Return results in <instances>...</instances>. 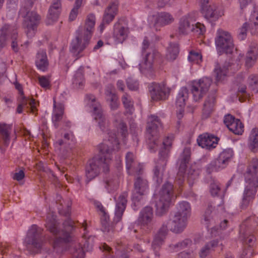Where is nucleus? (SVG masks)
Wrapping results in <instances>:
<instances>
[{
  "label": "nucleus",
  "instance_id": "338daca9",
  "mask_svg": "<svg viewBox=\"0 0 258 258\" xmlns=\"http://www.w3.org/2000/svg\"><path fill=\"white\" fill-rule=\"evenodd\" d=\"M40 85L43 88L48 87L50 85L49 76H39L38 77Z\"/></svg>",
  "mask_w": 258,
  "mask_h": 258
},
{
  "label": "nucleus",
  "instance_id": "7c9ffc66",
  "mask_svg": "<svg viewBox=\"0 0 258 258\" xmlns=\"http://www.w3.org/2000/svg\"><path fill=\"white\" fill-rule=\"evenodd\" d=\"M128 29L119 23H116L114 25L113 37L119 43H122L126 38L128 34Z\"/></svg>",
  "mask_w": 258,
  "mask_h": 258
},
{
  "label": "nucleus",
  "instance_id": "f3484780",
  "mask_svg": "<svg viewBox=\"0 0 258 258\" xmlns=\"http://www.w3.org/2000/svg\"><path fill=\"white\" fill-rule=\"evenodd\" d=\"M244 177L245 181L258 183V158L254 157L249 161Z\"/></svg>",
  "mask_w": 258,
  "mask_h": 258
},
{
  "label": "nucleus",
  "instance_id": "58836bf2",
  "mask_svg": "<svg viewBox=\"0 0 258 258\" xmlns=\"http://www.w3.org/2000/svg\"><path fill=\"white\" fill-rule=\"evenodd\" d=\"M249 148L253 152L258 151V128H254L251 131L249 138Z\"/></svg>",
  "mask_w": 258,
  "mask_h": 258
},
{
  "label": "nucleus",
  "instance_id": "ddd939ff",
  "mask_svg": "<svg viewBox=\"0 0 258 258\" xmlns=\"http://www.w3.org/2000/svg\"><path fill=\"white\" fill-rule=\"evenodd\" d=\"M190 149L189 148H185L181 155V159L179 160V167L178 171L175 178V182L179 187H180L184 182V174L185 173L187 165L190 158Z\"/></svg>",
  "mask_w": 258,
  "mask_h": 258
},
{
  "label": "nucleus",
  "instance_id": "c9c22d12",
  "mask_svg": "<svg viewBox=\"0 0 258 258\" xmlns=\"http://www.w3.org/2000/svg\"><path fill=\"white\" fill-rule=\"evenodd\" d=\"M174 21V18L170 14L161 12L156 16L155 24L164 26L171 24Z\"/></svg>",
  "mask_w": 258,
  "mask_h": 258
},
{
  "label": "nucleus",
  "instance_id": "680f3d73",
  "mask_svg": "<svg viewBox=\"0 0 258 258\" xmlns=\"http://www.w3.org/2000/svg\"><path fill=\"white\" fill-rule=\"evenodd\" d=\"M84 251L81 245L78 244L74 249L73 252V256L76 258H84Z\"/></svg>",
  "mask_w": 258,
  "mask_h": 258
},
{
  "label": "nucleus",
  "instance_id": "dca6fc26",
  "mask_svg": "<svg viewBox=\"0 0 258 258\" xmlns=\"http://www.w3.org/2000/svg\"><path fill=\"white\" fill-rule=\"evenodd\" d=\"M230 157L229 153L226 151L222 152L219 157L211 162L207 167V172L210 174L213 172L217 171L220 168H224L229 162Z\"/></svg>",
  "mask_w": 258,
  "mask_h": 258
},
{
  "label": "nucleus",
  "instance_id": "de8ad7c7",
  "mask_svg": "<svg viewBox=\"0 0 258 258\" xmlns=\"http://www.w3.org/2000/svg\"><path fill=\"white\" fill-rule=\"evenodd\" d=\"M237 94L241 102H243L245 99L249 98L250 97V93L247 90L246 85L241 83L238 85Z\"/></svg>",
  "mask_w": 258,
  "mask_h": 258
},
{
  "label": "nucleus",
  "instance_id": "37998d69",
  "mask_svg": "<svg viewBox=\"0 0 258 258\" xmlns=\"http://www.w3.org/2000/svg\"><path fill=\"white\" fill-rule=\"evenodd\" d=\"M12 29L10 25L5 24L0 30V50L6 44V41Z\"/></svg>",
  "mask_w": 258,
  "mask_h": 258
},
{
  "label": "nucleus",
  "instance_id": "774afa93",
  "mask_svg": "<svg viewBox=\"0 0 258 258\" xmlns=\"http://www.w3.org/2000/svg\"><path fill=\"white\" fill-rule=\"evenodd\" d=\"M117 127L118 131L121 133V136L124 138L126 137L128 135V132L127 126L125 123L122 121H120Z\"/></svg>",
  "mask_w": 258,
  "mask_h": 258
},
{
  "label": "nucleus",
  "instance_id": "ea45409f",
  "mask_svg": "<svg viewBox=\"0 0 258 258\" xmlns=\"http://www.w3.org/2000/svg\"><path fill=\"white\" fill-rule=\"evenodd\" d=\"M192 243L191 239L186 238L177 243L170 244L169 246V250L171 252L178 251L191 246Z\"/></svg>",
  "mask_w": 258,
  "mask_h": 258
},
{
  "label": "nucleus",
  "instance_id": "6ab92c4d",
  "mask_svg": "<svg viewBox=\"0 0 258 258\" xmlns=\"http://www.w3.org/2000/svg\"><path fill=\"white\" fill-rule=\"evenodd\" d=\"M217 95L216 92L210 93L206 98L203 104L202 117L203 118H208L215 109Z\"/></svg>",
  "mask_w": 258,
  "mask_h": 258
},
{
  "label": "nucleus",
  "instance_id": "052dcab7",
  "mask_svg": "<svg viewBox=\"0 0 258 258\" xmlns=\"http://www.w3.org/2000/svg\"><path fill=\"white\" fill-rule=\"evenodd\" d=\"M106 101L109 103V106L111 110H114L118 108L120 104L117 95L114 96L111 98H109L106 99Z\"/></svg>",
  "mask_w": 258,
  "mask_h": 258
},
{
  "label": "nucleus",
  "instance_id": "bf43d9fd",
  "mask_svg": "<svg viewBox=\"0 0 258 258\" xmlns=\"http://www.w3.org/2000/svg\"><path fill=\"white\" fill-rule=\"evenodd\" d=\"M221 190V187L219 183L213 180L210 184V191L212 196H218Z\"/></svg>",
  "mask_w": 258,
  "mask_h": 258
},
{
  "label": "nucleus",
  "instance_id": "8fccbe9b",
  "mask_svg": "<svg viewBox=\"0 0 258 258\" xmlns=\"http://www.w3.org/2000/svg\"><path fill=\"white\" fill-rule=\"evenodd\" d=\"M121 99L124 107L128 110L130 113H132V110L134 109V101L131 96L127 93H124Z\"/></svg>",
  "mask_w": 258,
  "mask_h": 258
},
{
  "label": "nucleus",
  "instance_id": "393cba45",
  "mask_svg": "<svg viewBox=\"0 0 258 258\" xmlns=\"http://www.w3.org/2000/svg\"><path fill=\"white\" fill-rule=\"evenodd\" d=\"M193 15L188 14L180 18L177 33L179 35H186L191 30L190 24L195 21Z\"/></svg>",
  "mask_w": 258,
  "mask_h": 258
},
{
  "label": "nucleus",
  "instance_id": "2eb2a0df",
  "mask_svg": "<svg viewBox=\"0 0 258 258\" xmlns=\"http://www.w3.org/2000/svg\"><path fill=\"white\" fill-rule=\"evenodd\" d=\"M150 95L152 100H165L169 96L170 90L164 85L157 83L152 84L150 87Z\"/></svg>",
  "mask_w": 258,
  "mask_h": 258
},
{
  "label": "nucleus",
  "instance_id": "cd10ccee",
  "mask_svg": "<svg viewBox=\"0 0 258 258\" xmlns=\"http://www.w3.org/2000/svg\"><path fill=\"white\" fill-rule=\"evenodd\" d=\"M126 167L129 174L139 173L142 170V167L136 160L133 153L128 152L126 155Z\"/></svg>",
  "mask_w": 258,
  "mask_h": 258
},
{
  "label": "nucleus",
  "instance_id": "423d86ee",
  "mask_svg": "<svg viewBox=\"0 0 258 258\" xmlns=\"http://www.w3.org/2000/svg\"><path fill=\"white\" fill-rule=\"evenodd\" d=\"M86 98L91 103L93 109L94 119L98 123L100 128L103 132H111L108 129L109 123L108 119L103 113L102 107L100 103L96 101L95 97L92 94L86 95Z\"/></svg>",
  "mask_w": 258,
  "mask_h": 258
},
{
  "label": "nucleus",
  "instance_id": "6e6552de",
  "mask_svg": "<svg viewBox=\"0 0 258 258\" xmlns=\"http://www.w3.org/2000/svg\"><path fill=\"white\" fill-rule=\"evenodd\" d=\"M100 157L111 158L113 152L119 150V143L115 133L111 132L107 133V137L103 140V142L99 146Z\"/></svg>",
  "mask_w": 258,
  "mask_h": 258
},
{
  "label": "nucleus",
  "instance_id": "2f4dec72",
  "mask_svg": "<svg viewBox=\"0 0 258 258\" xmlns=\"http://www.w3.org/2000/svg\"><path fill=\"white\" fill-rule=\"evenodd\" d=\"M168 232L167 224L165 223L163 224L157 233L155 235L153 240L152 246L154 249H156L162 244Z\"/></svg>",
  "mask_w": 258,
  "mask_h": 258
},
{
  "label": "nucleus",
  "instance_id": "5701e85b",
  "mask_svg": "<svg viewBox=\"0 0 258 258\" xmlns=\"http://www.w3.org/2000/svg\"><path fill=\"white\" fill-rule=\"evenodd\" d=\"M135 193L133 195L134 200L139 201L142 196L145 195L148 187V181L146 179L139 176L137 177L134 183Z\"/></svg>",
  "mask_w": 258,
  "mask_h": 258
},
{
  "label": "nucleus",
  "instance_id": "f704fd0d",
  "mask_svg": "<svg viewBox=\"0 0 258 258\" xmlns=\"http://www.w3.org/2000/svg\"><path fill=\"white\" fill-rule=\"evenodd\" d=\"M214 209V208L212 206V204L210 203H208L207 207L202 216V223L208 228L215 223L213 213Z\"/></svg>",
  "mask_w": 258,
  "mask_h": 258
},
{
  "label": "nucleus",
  "instance_id": "864d4df0",
  "mask_svg": "<svg viewBox=\"0 0 258 258\" xmlns=\"http://www.w3.org/2000/svg\"><path fill=\"white\" fill-rule=\"evenodd\" d=\"M83 0H76L73 9L72 10L70 16L69 20L73 21L76 19L78 14V10L81 7Z\"/></svg>",
  "mask_w": 258,
  "mask_h": 258
},
{
  "label": "nucleus",
  "instance_id": "c756f323",
  "mask_svg": "<svg viewBox=\"0 0 258 258\" xmlns=\"http://www.w3.org/2000/svg\"><path fill=\"white\" fill-rule=\"evenodd\" d=\"M35 64L40 71H46L49 66V62L47 57L46 51L40 50L37 53L35 60Z\"/></svg>",
  "mask_w": 258,
  "mask_h": 258
},
{
  "label": "nucleus",
  "instance_id": "b1692460",
  "mask_svg": "<svg viewBox=\"0 0 258 258\" xmlns=\"http://www.w3.org/2000/svg\"><path fill=\"white\" fill-rule=\"evenodd\" d=\"M188 97V91L186 88H182L176 97V105L179 107V110L177 112V117L178 119H181L183 116L184 108L185 102Z\"/></svg>",
  "mask_w": 258,
  "mask_h": 258
},
{
  "label": "nucleus",
  "instance_id": "20e7f679",
  "mask_svg": "<svg viewBox=\"0 0 258 258\" xmlns=\"http://www.w3.org/2000/svg\"><path fill=\"white\" fill-rule=\"evenodd\" d=\"M42 231L41 228L35 225L32 226L29 230L25 243L27 250L30 252L37 253L41 248L43 243Z\"/></svg>",
  "mask_w": 258,
  "mask_h": 258
},
{
  "label": "nucleus",
  "instance_id": "e433bc0d",
  "mask_svg": "<svg viewBox=\"0 0 258 258\" xmlns=\"http://www.w3.org/2000/svg\"><path fill=\"white\" fill-rule=\"evenodd\" d=\"M219 241L217 239L212 240L203 246L199 252L200 258H206L208 256L213 248L218 246Z\"/></svg>",
  "mask_w": 258,
  "mask_h": 258
},
{
  "label": "nucleus",
  "instance_id": "f03ea898",
  "mask_svg": "<svg viewBox=\"0 0 258 258\" xmlns=\"http://www.w3.org/2000/svg\"><path fill=\"white\" fill-rule=\"evenodd\" d=\"M173 195V185L169 182H166L159 192V200L156 204L157 216H162L167 212Z\"/></svg>",
  "mask_w": 258,
  "mask_h": 258
},
{
  "label": "nucleus",
  "instance_id": "a18cd8bd",
  "mask_svg": "<svg viewBox=\"0 0 258 258\" xmlns=\"http://www.w3.org/2000/svg\"><path fill=\"white\" fill-rule=\"evenodd\" d=\"M191 212V208L188 203L182 202L180 203L177 207V212L175 213L181 215L184 217H189Z\"/></svg>",
  "mask_w": 258,
  "mask_h": 258
},
{
  "label": "nucleus",
  "instance_id": "bb28decb",
  "mask_svg": "<svg viewBox=\"0 0 258 258\" xmlns=\"http://www.w3.org/2000/svg\"><path fill=\"white\" fill-rule=\"evenodd\" d=\"M187 218L175 214L170 226V230L176 233L181 232L186 226Z\"/></svg>",
  "mask_w": 258,
  "mask_h": 258
},
{
  "label": "nucleus",
  "instance_id": "a878e982",
  "mask_svg": "<svg viewBox=\"0 0 258 258\" xmlns=\"http://www.w3.org/2000/svg\"><path fill=\"white\" fill-rule=\"evenodd\" d=\"M118 1L117 0L112 1L106 8L101 25L109 24L114 18L118 10Z\"/></svg>",
  "mask_w": 258,
  "mask_h": 258
},
{
  "label": "nucleus",
  "instance_id": "09e8293b",
  "mask_svg": "<svg viewBox=\"0 0 258 258\" xmlns=\"http://www.w3.org/2000/svg\"><path fill=\"white\" fill-rule=\"evenodd\" d=\"M257 50L255 47L251 48L248 51L245 60L246 65L248 67H251L256 59Z\"/></svg>",
  "mask_w": 258,
  "mask_h": 258
},
{
  "label": "nucleus",
  "instance_id": "69168bd1",
  "mask_svg": "<svg viewBox=\"0 0 258 258\" xmlns=\"http://www.w3.org/2000/svg\"><path fill=\"white\" fill-rule=\"evenodd\" d=\"M60 13L57 11L49 10V13L47 16V19L49 23H51L55 21L59 15Z\"/></svg>",
  "mask_w": 258,
  "mask_h": 258
},
{
  "label": "nucleus",
  "instance_id": "473e14b6",
  "mask_svg": "<svg viewBox=\"0 0 258 258\" xmlns=\"http://www.w3.org/2000/svg\"><path fill=\"white\" fill-rule=\"evenodd\" d=\"M53 115L52 121L56 128L58 127V123L62 119L64 114V107L62 103L56 104L55 98H53Z\"/></svg>",
  "mask_w": 258,
  "mask_h": 258
},
{
  "label": "nucleus",
  "instance_id": "aec40b11",
  "mask_svg": "<svg viewBox=\"0 0 258 258\" xmlns=\"http://www.w3.org/2000/svg\"><path fill=\"white\" fill-rule=\"evenodd\" d=\"M224 122L228 129L236 135H241L244 131L243 123L230 114L225 116Z\"/></svg>",
  "mask_w": 258,
  "mask_h": 258
},
{
  "label": "nucleus",
  "instance_id": "7ed1b4c3",
  "mask_svg": "<svg viewBox=\"0 0 258 258\" xmlns=\"http://www.w3.org/2000/svg\"><path fill=\"white\" fill-rule=\"evenodd\" d=\"M111 158L109 157H99L96 160L89 161L86 167L87 183L97 176L101 171L107 172L109 170Z\"/></svg>",
  "mask_w": 258,
  "mask_h": 258
},
{
  "label": "nucleus",
  "instance_id": "603ef678",
  "mask_svg": "<svg viewBox=\"0 0 258 258\" xmlns=\"http://www.w3.org/2000/svg\"><path fill=\"white\" fill-rule=\"evenodd\" d=\"M101 230L104 232H109L112 230L113 226L109 221V216L106 215L101 217Z\"/></svg>",
  "mask_w": 258,
  "mask_h": 258
},
{
  "label": "nucleus",
  "instance_id": "9d476101",
  "mask_svg": "<svg viewBox=\"0 0 258 258\" xmlns=\"http://www.w3.org/2000/svg\"><path fill=\"white\" fill-rule=\"evenodd\" d=\"M162 62L160 53L155 49H152L151 52L146 54L143 61L140 63L139 69L142 73L147 74L153 71L154 64H160Z\"/></svg>",
  "mask_w": 258,
  "mask_h": 258
},
{
  "label": "nucleus",
  "instance_id": "e2e57ef3",
  "mask_svg": "<svg viewBox=\"0 0 258 258\" xmlns=\"http://www.w3.org/2000/svg\"><path fill=\"white\" fill-rule=\"evenodd\" d=\"M117 186L118 182L116 180L110 179L105 181V187L109 192L115 189Z\"/></svg>",
  "mask_w": 258,
  "mask_h": 258
},
{
  "label": "nucleus",
  "instance_id": "5fc2aeb1",
  "mask_svg": "<svg viewBox=\"0 0 258 258\" xmlns=\"http://www.w3.org/2000/svg\"><path fill=\"white\" fill-rule=\"evenodd\" d=\"M195 35L200 36L204 34L206 31L205 26L199 22L196 24L195 25L192 24V28L190 30Z\"/></svg>",
  "mask_w": 258,
  "mask_h": 258
},
{
  "label": "nucleus",
  "instance_id": "49530a36",
  "mask_svg": "<svg viewBox=\"0 0 258 258\" xmlns=\"http://www.w3.org/2000/svg\"><path fill=\"white\" fill-rule=\"evenodd\" d=\"M248 86L251 90V93H258V75L256 74L250 75L247 79Z\"/></svg>",
  "mask_w": 258,
  "mask_h": 258
},
{
  "label": "nucleus",
  "instance_id": "4468645a",
  "mask_svg": "<svg viewBox=\"0 0 258 258\" xmlns=\"http://www.w3.org/2000/svg\"><path fill=\"white\" fill-rule=\"evenodd\" d=\"M202 13L204 17L210 22L217 21L224 15L223 10L214 4L202 6Z\"/></svg>",
  "mask_w": 258,
  "mask_h": 258
},
{
  "label": "nucleus",
  "instance_id": "79ce46f5",
  "mask_svg": "<svg viewBox=\"0 0 258 258\" xmlns=\"http://www.w3.org/2000/svg\"><path fill=\"white\" fill-rule=\"evenodd\" d=\"M179 46L176 43H170L167 48L166 58L170 61L175 60L179 53Z\"/></svg>",
  "mask_w": 258,
  "mask_h": 258
},
{
  "label": "nucleus",
  "instance_id": "412c9836",
  "mask_svg": "<svg viewBox=\"0 0 258 258\" xmlns=\"http://www.w3.org/2000/svg\"><path fill=\"white\" fill-rule=\"evenodd\" d=\"M167 152H166L163 156H160L153 169L154 178H156L157 182L159 184L162 182L164 172L167 164Z\"/></svg>",
  "mask_w": 258,
  "mask_h": 258
},
{
  "label": "nucleus",
  "instance_id": "a211bd4d",
  "mask_svg": "<svg viewBox=\"0 0 258 258\" xmlns=\"http://www.w3.org/2000/svg\"><path fill=\"white\" fill-rule=\"evenodd\" d=\"M153 219V209L147 206L142 210L138 218V222L142 228L150 230Z\"/></svg>",
  "mask_w": 258,
  "mask_h": 258
},
{
  "label": "nucleus",
  "instance_id": "c85d7f7f",
  "mask_svg": "<svg viewBox=\"0 0 258 258\" xmlns=\"http://www.w3.org/2000/svg\"><path fill=\"white\" fill-rule=\"evenodd\" d=\"M127 196V193L124 192L119 196L116 201V208L115 214L117 222L120 220L125 209Z\"/></svg>",
  "mask_w": 258,
  "mask_h": 258
},
{
  "label": "nucleus",
  "instance_id": "4d7b16f0",
  "mask_svg": "<svg viewBox=\"0 0 258 258\" xmlns=\"http://www.w3.org/2000/svg\"><path fill=\"white\" fill-rule=\"evenodd\" d=\"M84 82L83 72L82 69H79L76 73L73 84L79 87L82 86Z\"/></svg>",
  "mask_w": 258,
  "mask_h": 258
},
{
  "label": "nucleus",
  "instance_id": "f8f14e48",
  "mask_svg": "<svg viewBox=\"0 0 258 258\" xmlns=\"http://www.w3.org/2000/svg\"><path fill=\"white\" fill-rule=\"evenodd\" d=\"M91 35L81 31L76 39L72 43L71 50L78 58L81 56L80 54L87 47L92 37Z\"/></svg>",
  "mask_w": 258,
  "mask_h": 258
},
{
  "label": "nucleus",
  "instance_id": "0e129e2a",
  "mask_svg": "<svg viewBox=\"0 0 258 258\" xmlns=\"http://www.w3.org/2000/svg\"><path fill=\"white\" fill-rule=\"evenodd\" d=\"M105 95L106 100L117 95L115 93V89L112 85L110 84L106 87L105 90Z\"/></svg>",
  "mask_w": 258,
  "mask_h": 258
},
{
  "label": "nucleus",
  "instance_id": "a19ab883",
  "mask_svg": "<svg viewBox=\"0 0 258 258\" xmlns=\"http://www.w3.org/2000/svg\"><path fill=\"white\" fill-rule=\"evenodd\" d=\"M247 183V185L246 187L245 191H244V198H246L250 200H251L253 199L256 192V189L258 187V183L256 184H254L252 181H245Z\"/></svg>",
  "mask_w": 258,
  "mask_h": 258
},
{
  "label": "nucleus",
  "instance_id": "6e6d98bb",
  "mask_svg": "<svg viewBox=\"0 0 258 258\" xmlns=\"http://www.w3.org/2000/svg\"><path fill=\"white\" fill-rule=\"evenodd\" d=\"M214 72L216 74V80L220 81L226 75L227 73V69L225 67L221 68L220 66L217 65L215 70Z\"/></svg>",
  "mask_w": 258,
  "mask_h": 258
},
{
  "label": "nucleus",
  "instance_id": "72a5a7b5",
  "mask_svg": "<svg viewBox=\"0 0 258 258\" xmlns=\"http://www.w3.org/2000/svg\"><path fill=\"white\" fill-rule=\"evenodd\" d=\"M12 130V125L0 123V135L2 137V143L6 147H7L10 144Z\"/></svg>",
  "mask_w": 258,
  "mask_h": 258
},
{
  "label": "nucleus",
  "instance_id": "4be33fe9",
  "mask_svg": "<svg viewBox=\"0 0 258 258\" xmlns=\"http://www.w3.org/2000/svg\"><path fill=\"white\" fill-rule=\"evenodd\" d=\"M219 139L209 133H204L200 135L197 139V142L202 148L210 149L214 148L218 144Z\"/></svg>",
  "mask_w": 258,
  "mask_h": 258
},
{
  "label": "nucleus",
  "instance_id": "4c0bfd02",
  "mask_svg": "<svg viewBox=\"0 0 258 258\" xmlns=\"http://www.w3.org/2000/svg\"><path fill=\"white\" fill-rule=\"evenodd\" d=\"M96 18L95 16L93 14H89L87 16L85 22L84 28L82 31H84L89 35H92L94 29Z\"/></svg>",
  "mask_w": 258,
  "mask_h": 258
},
{
  "label": "nucleus",
  "instance_id": "c03bdc74",
  "mask_svg": "<svg viewBox=\"0 0 258 258\" xmlns=\"http://www.w3.org/2000/svg\"><path fill=\"white\" fill-rule=\"evenodd\" d=\"M20 104L24 108H29L32 113H35L36 108V102L34 99L27 98L24 95H21Z\"/></svg>",
  "mask_w": 258,
  "mask_h": 258
},
{
  "label": "nucleus",
  "instance_id": "f257e3e1",
  "mask_svg": "<svg viewBox=\"0 0 258 258\" xmlns=\"http://www.w3.org/2000/svg\"><path fill=\"white\" fill-rule=\"evenodd\" d=\"M58 223L56 220V216L52 212L48 213L46 217L45 227L47 230L55 236L53 242L54 248L59 247L63 243H67L72 240V236L68 232L74 225V222L70 218H68L63 223L66 231L60 230L58 227Z\"/></svg>",
  "mask_w": 258,
  "mask_h": 258
},
{
  "label": "nucleus",
  "instance_id": "0eeeda50",
  "mask_svg": "<svg viewBox=\"0 0 258 258\" xmlns=\"http://www.w3.org/2000/svg\"><path fill=\"white\" fill-rule=\"evenodd\" d=\"M215 44L218 51L221 53L231 54L234 47L231 34L222 29L217 31Z\"/></svg>",
  "mask_w": 258,
  "mask_h": 258
},
{
  "label": "nucleus",
  "instance_id": "3c124183",
  "mask_svg": "<svg viewBox=\"0 0 258 258\" xmlns=\"http://www.w3.org/2000/svg\"><path fill=\"white\" fill-rule=\"evenodd\" d=\"M173 140L174 137L173 136H167L164 139L163 141L164 149L160 152V156H163L166 152H167L168 154H169L170 148L172 146Z\"/></svg>",
  "mask_w": 258,
  "mask_h": 258
},
{
  "label": "nucleus",
  "instance_id": "39448f33",
  "mask_svg": "<svg viewBox=\"0 0 258 258\" xmlns=\"http://www.w3.org/2000/svg\"><path fill=\"white\" fill-rule=\"evenodd\" d=\"M162 125L160 119L155 115H151L146 127L147 143L150 149H155L158 144V128Z\"/></svg>",
  "mask_w": 258,
  "mask_h": 258
},
{
  "label": "nucleus",
  "instance_id": "9b49d317",
  "mask_svg": "<svg viewBox=\"0 0 258 258\" xmlns=\"http://www.w3.org/2000/svg\"><path fill=\"white\" fill-rule=\"evenodd\" d=\"M212 81L208 78H204L192 83L191 91L196 101L200 100L208 91Z\"/></svg>",
  "mask_w": 258,
  "mask_h": 258
},
{
  "label": "nucleus",
  "instance_id": "1a4fd4ad",
  "mask_svg": "<svg viewBox=\"0 0 258 258\" xmlns=\"http://www.w3.org/2000/svg\"><path fill=\"white\" fill-rule=\"evenodd\" d=\"M41 16L34 11L28 12L24 17L23 28L28 38L33 37L37 30V27L41 21Z\"/></svg>",
  "mask_w": 258,
  "mask_h": 258
},
{
  "label": "nucleus",
  "instance_id": "13d9d810",
  "mask_svg": "<svg viewBox=\"0 0 258 258\" xmlns=\"http://www.w3.org/2000/svg\"><path fill=\"white\" fill-rule=\"evenodd\" d=\"M188 59L190 61L199 64L202 61V56L200 52L191 51L188 55Z\"/></svg>",
  "mask_w": 258,
  "mask_h": 258
}]
</instances>
